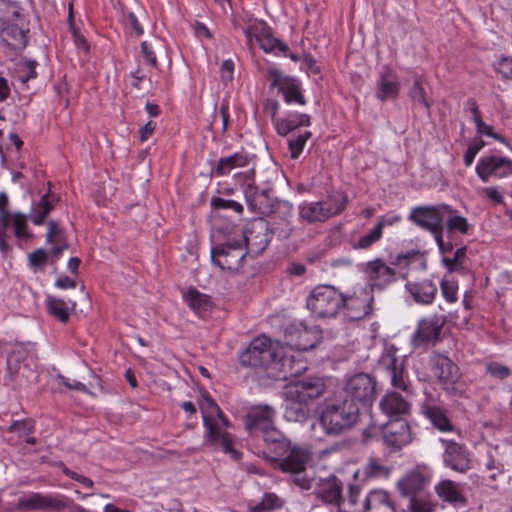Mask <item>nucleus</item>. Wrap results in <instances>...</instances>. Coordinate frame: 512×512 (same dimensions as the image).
I'll list each match as a JSON object with an SVG mask.
<instances>
[{
    "label": "nucleus",
    "mask_w": 512,
    "mask_h": 512,
    "mask_svg": "<svg viewBox=\"0 0 512 512\" xmlns=\"http://www.w3.org/2000/svg\"><path fill=\"white\" fill-rule=\"evenodd\" d=\"M276 410L268 404L254 405L244 417V426L252 440L261 438L263 457L275 468L291 475V481L302 490L312 487L313 478L306 473L312 461V452L304 446L291 445V441L276 427Z\"/></svg>",
    "instance_id": "1"
},
{
    "label": "nucleus",
    "mask_w": 512,
    "mask_h": 512,
    "mask_svg": "<svg viewBox=\"0 0 512 512\" xmlns=\"http://www.w3.org/2000/svg\"><path fill=\"white\" fill-rule=\"evenodd\" d=\"M359 299L345 296L332 285H318L306 299V307L317 319L335 318L343 309H351Z\"/></svg>",
    "instance_id": "2"
},
{
    "label": "nucleus",
    "mask_w": 512,
    "mask_h": 512,
    "mask_svg": "<svg viewBox=\"0 0 512 512\" xmlns=\"http://www.w3.org/2000/svg\"><path fill=\"white\" fill-rule=\"evenodd\" d=\"M359 411L357 403L348 399L327 403L319 416L320 426L326 435L339 436L356 425Z\"/></svg>",
    "instance_id": "3"
},
{
    "label": "nucleus",
    "mask_w": 512,
    "mask_h": 512,
    "mask_svg": "<svg viewBox=\"0 0 512 512\" xmlns=\"http://www.w3.org/2000/svg\"><path fill=\"white\" fill-rule=\"evenodd\" d=\"M429 365L433 376L444 391L453 396L464 393L460 369L448 356L435 352L430 357Z\"/></svg>",
    "instance_id": "4"
},
{
    "label": "nucleus",
    "mask_w": 512,
    "mask_h": 512,
    "mask_svg": "<svg viewBox=\"0 0 512 512\" xmlns=\"http://www.w3.org/2000/svg\"><path fill=\"white\" fill-rule=\"evenodd\" d=\"M59 200L58 196L52 193L44 194L37 203L32 205L28 216L22 213L13 215V226L15 236L20 239L32 237L27 231V219H30L35 225H42L46 217L53 210L55 202Z\"/></svg>",
    "instance_id": "5"
},
{
    "label": "nucleus",
    "mask_w": 512,
    "mask_h": 512,
    "mask_svg": "<svg viewBox=\"0 0 512 512\" xmlns=\"http://www.w3.org/2000/svg\"><path fill=\"white\" fill-rule=\"evenodd\" d=\"M268 377L274 380H287L291 377L301 375L306 369V363L301 359H296L293 354H288L284 347L277 346Z\"/></svg>",
    "instance_id": "6"
},
{
    "label": "nucleus",
    "mask_w": 512,
    "mask_h": 512,
    "mask_svg": "<svg viewBox=\"0 0 512 512\" xmlns=\"http://www.w3.org/2000/svg\"><path fill=\"white\" fill-rule=\"evenodd\" d=\"M246 256L243 241H228L211 250V260L222 270L238 271Z\"/></svg>",
    "instance_id": "7"
},
{
    "label": "nucleus",
    "mask_w": 512,
    "mask_h": 512,
    "mask_svg": "<svg viewBox=\"0 0 512 512\" xmlns=\"http://www.w3.org/2000/svg\"><path fill=\"white\" fill-rule=\"evenodd\" d=\"M275 350L268 338H256L240 355V363L246 367L262 368L268 375Z\"/></svg>",
    "instance_id": "8"
},
{
    "label": "nucleus",
    "mask_w": 512,
    "mask_h": 512,
    "mask_svg": "<svg viewBox=\"0 0 512 512\" xmlns=\"http://www.w3.org/2000/svg\"><path fill=\"white\" fill-rule=\"evenodd\" d=\"M345 398L357 405L369 406L376 398V381L366 373L351 377L345 385Z\"/></svg>",
    "instance_id": "9"
},
{
    "label": "nucleus",
    "mask_w": 512,
    "mask_h": 512,
    "mask_svg": "<svg viewBox=\"0 0 512 512\" xmlns=\"http://www.w3.org/2000/svg\"><path fill=\"white\" fill-rule=\"evenodd\" d=\"M383 442L390 451H398L411 442V430L406 419L394 418L382 428Z\"/></svg>",
    "instance_id": "10"
},
{
    "label": "nucleus",
    "mask_w": 512,
    "mask_h": 512,
    "mask_svg": "<svg viewBox=\"0 0 512 512\" xmlns=\"http://www.w3.org/2000/svg\"><path fill=\"white\" fill-rule=\"evenodd\" d=\"M271 87H277L287 104L305 105L306 99L302 93L301 82L293 77L283 76L277 69L268 71Z\"/></svg>",
    "instance_id": "11"
},
{
    "label": "nucleus",
    "mask_w": 512,
    "mask_h": 512,
    "mask_svg": "<svg viewBox=\"0 0 512 512\" xmlns=\"http://www.w3.org/2000/svg\"><path fill=\"white\" fill-rule=\"evenodd\" d=\"M476 173L483 182H488L491 177L501 179L512 175V160L489 155L481 157L476 165Z\"/></svg>",
    "instance_id": "12"
},
{
    "label": "nucleus",
    "mask_w": 512,
    "mask_h": 512,
    "mask_svg": "<svg viewBox=\"0 0 512 512\" xmlns=\"http://www.w3.org/2000/svg\"><path fill=\"white\" fill-rule=\"evenodd\" d=\"M285 386L294 392L293 397L301 399L303 403L309 405L321 398L327 390L326 382L322 377H306L292 381Z\"/></svg>",
    "instance_id": "13"
},
{
    "label": "nucleus",
    "mask_w": 512,
    "mask_h": 512,
    "mask_svg": "<svg viewBox=\"0 0 512 512\" xmlns=\"http://www.w3.org/2000/svg\"><path fill=\"white\" fill-rule=\"evenodd\" d=\"M68 506L69 501L65 496L43 495L41 493H31L20 498L18 502V508L21 510H48L58 512Z\"/></svg>",
    "instance_id": "14"
},
{
    "label": "nucleus",
    "mask_w": 512,
    "mask_h": 512,
    "mask_svg": "<svg viewBox=\"0 0 512 512\" xmlns=\"http://www.w3.org/2000/svg\"><path fill=\"white\" fill-rule=\"evenodd\" d=\"M429 478L430 475L428 471L418 466L410 470L398 481V491L401 496L409 499L423 495Z\"/></svg>",
    "instance_id": "15"
},
{
    "label": "nucleus",
    "mask_w": 512,
    "mask_h": 512,
    "mask_svg": "<svg viewBox=\"0 0 512 512\" xmlns=\"http://www.w3.org/2000/svg\"><path fill=\"white\" fill-rule=\"evenodd\" d=\"M446 214L447 205L416 207L410 213L409 219L418 226L431 232L443 225Z\"/></svg>",
    "instance_id": "16"
},
{
    "label": "nucleus",
    "mask_w": 512,
    "mask_h": 512,
    "mask_svg": "<svg viewBox=\"0 0 512 512\" xmlns=\"http://www.w3.org/2000/svg\"><path fill=\"white\" fill-rule=\"evenodd\" d=\"M273 233L267 221L259 220L244 234L241 241H243L245 249L248 248L251 252L260 254L269 245Z\"/></svg>",
    "instance_id": "17"
},
{
    "label": "nucleus",
    "mask_w": 512,
    "mask_h": 512,
    "mask_svg": "<svg viewBox=\"0 0 512 512\" xmlns=\"http://www.w3.org/2000/svg\"><path fill=\"white\" fill-rule=\"evenodd\" d=\"M441 442L445 446L443 461L447 467L460 473L470 469L471 460L464 445L452 440L441 439Z\"/></svg>",
    "instance_id": "18"
},
{
    "label": "nucleus",
    "mask_w": 512,
    "mask_h": 512,
    "mask_svg": "<svg viewBox=\"0 0 512 512\" xmlns=\"http://www.w3.org/2000/svg\"><path fill=\"white\" fill-rule=\"evenodd\" d=\"M445 320L438 316H432L419 321L417 330L411 338V343L415 348L424 346L430 342L439 339Z\"/></svg>",
    "instance_id": "19"
},
{
    "label": "nucleus",
    "mask_w": 512,
    "mask_h": 512,
    "mask_svg": "<svg viewBox=\"0 0 512 512\" xmlns=\"http://www.w3.org/2000/svg\"><path fill=\"white\" fill-rule=\"evenodd\" d=\"M245 198L249 208L261 215H269L274 211L273 190L266 188L261 191L252 184H248L244 190Z\"/></svg>",
    "instance_id": "20"
},
{
    "label": "nucleus",
    "mask_w": 512,
    "mask_h": 512,
    "mask_svg": "<svg viewBox=\"0 0 512 512\" xmlns=\"http://www.w3.org/2000/svg\"><path fill=\"white\" fill-rule=\"evenodd\" d=\"M400 92V81L397 73L389 66H383L379 72L376 83V97L384 102L388 99L395 100Z\"/></svg>",
    "instance_id": "21"
},
{
    "label": "nucleus",
    "mask_w": 512,
    "mask_h": 512,
    "mask_svg": "<svg viewBox=\"0 0 512 512\" xmlns=\"http://www.w3.org/2000/svg\"><path fill=\"white\" fill-rule=\"evenodd\" d=\"M365 273L371 282L372 289L382 290L396 281V271L379 258L366 264Z\"/></svg>",
    "instance_id": "22"
},
{
    "label": "nucleus",
    "mask_w": 512,
    "mask_h": 512,
    "mask_svg": "<svg viewBox=\"0 0 512 512\" xmlns=\"http://www.w3.org/2000/svg\"><path fill=\"white\" fill-rule=\"evenodd\" d=\"M342 490V482L337 477L331 476L319 484L316 495L324 503L335 505L339 510H345L346 502Z\"/></svg>",
    "instance_id": "23"
},
{
    "label": "nucleus",
    "mask_w": 512,
    "mask_h": 512,
    "mask_svg": "<svg viewBox=\"0 0 512 512\" xmlns=\"http://www.w3.org/2000/svg\"><path fill=\"white\" fill-rule=\"evenodd\" d=\"M294 392L284 386L282 397L284 399V418L289 422H305L310 416L309 404L293 397Z\"/></svg>",
    "instance_id": "24"
},
{
    "label": "nucleus",
    "mask_w": 512,
    "mask_h": 512,
    "mask_svg": "<svg viewBox=\"0 0 512 512\" xmlns=\"http://www.w3.org/2000/svg\"><path fill=\"white\" fill-rule=\"evenodd\" d=\"M422 414L440 431L453 430V425L447 415V410L439 405L432 397L426 398L421 404Z\"/></svg>",
    "instance_id": "25"
},
{
    "label": "nucleus",
    "mask_w": 512,
    "mask_h": 512,
    "mask_svg": "<svg viewBox=\"0 0 512 512\" xmlns=\"http://www.w3.org/2000/svg\"><path fill=\"white\" fill-rule=\"evenodd\" d=\"M380 408L382 412L389 417V419L403 418V416L409 414L410 404L399 393L390 392L381 400Z\"/></svg>",
    "instance_id": "26"
},
{
    "label": "nucleus",
    "mask_w": 512,
    "mask_h": 512,
    "mask_svg": "<svg viewBox=\"0 0 512 512\" xmlns=\"http://www.w3.org/2000/svg\"><path fill=\"white\" fill-rule=\"evenodd\" d=\"M205 427L208 430L207 439L212 445H219L223 452L230 454L235 460L241 458V453L233 448V440L230 434L221 432L217 425L210 423L206 417Z\"/></svg>",
    "instance_id": "27"
},
{
    "label": "nucleus",
    "mask_w": 512,
    "mask_h": 512,
    "mask_svg": "<svg viewBox=\"0 0 512 512\" xmlns=\"http://www.w3.org/2000/svg\"><path fill=\"white\" fill-rule=\"evenodd\" d=\"M312 331L302 323L290 324L285 331L287 344L295 347L299 351H306L314 347V343L310 341L309 335Z\"/></svg>",
    "instance_id": "28"
},
{
    "label": "nucleus",
    "mask_w": 512,
    "mask_h": 512,
    "mask_svg": "<svg viewBox=\"0 0 512 512\" xmlns=\"http://www.w3.org/2000/svg\"><path fill=\"white\" fill-rule=\"evenodd\" d=\"M405 287L414 301L423 305L431 304L438 293L437 286L429 279L415 283H407Z\"/></svg>",
    "instance_id": "29"
},
{
    "label": "nucleus",
    "mask_w": 512,
    "mask_h": 512,
    "mask_svg": "<svg viewBox=\"0 0 512 512\" xmlns=\"http://www.w3.org/2000/svg\"><path fill=\"white\" fill-rule=\"evenodd\" d=\"M310 115L305 113H288L279 120H274V127L280 136H287L300 127L310 126Z\"/></svg>",
    "instance_id": "30"
},
{
    "label": "nucleus",
    "mask_w": 512,
    "mask_h": 512,
    "mask_svg": "<svg viewBox=\"0 0 512 512\" xmlns=\"http://www.w3.org/2000/svg\"><path fill=\"white\" fill-rule=\"evenodd\" d=\"M435 491L440 499L454 506H464L467 503L459 485L452 480H442L436 485Z\"/></svg>",
    "instance_id": "31"
},
{
    "label": "nucleus",
    "mask_w": 512,
    "mask_h": 512,
    "mask_svg": "<svg viewBox=\"0 0 512 512\" xmlns=\"http://www.w3.org/2000/svg\"><path fill=\"white\" fill-rule=\"evenodd\" d=\"M359 512H396L389 499V495L383 490L371 491L365 499L362 510Z\"/></svg>",
    "instance_id": "32"
},
{
    "label": "nucleus",
    "mask_w": 512,
    "mask_h": 512,
    "mask_svg": "<svg viewBox=\"0 0 512 512\" xmlns=\"http://www.w3.org/2000/svg\"><path fill=\"white\" fill-rule=\"evenodd\" d=\"M45 305L49 315L62 323H67L70 319V312L75 310L76 303L72 302L71 307H69L66 301L54 296H48L45 300Z\"/></svg>",
    "instance_id": "33"
},
{
    "label": "nucleus",
    "mask_w": 512,
    "mask_h": 512,
    "mask_svg": "<svg viewBox=\"0 0 512 512\" xmlns=\"http://www.w3.org/2000/svg\"><path fill=\"white\" fill-rule=\"evenodd\" d=\"M424 84V78L416 75L408 90V97L412 101L413 105L423 107L429 113L432 103L427 98Z\"/></svg>",
    "instance_id": "34"
},
{
    "label": "nucleus",
    "mask_w": 512,
    "mask_h": 512,
    "mask_svg": "<svg viewBox=\"0 0 512 512\" xmlns=\"http://www.w3.org/2000/svg\"><path fill=\"white\" fill-rule=\"evenodd\" d=\"M249 163V156L246 153H235L231 156L220 158L213 172L218 176H223L231 172L236 167H244Z\"/></svg>",
    "instance_id": "35"
},
{
    "label": "nucleus",
    "mask_w": 512,
    "mask_h": 512,
    "mask_svg": "<svg viewBox=\"0 0 512 512\" xmlns=\"http://www.w3.org/2000/svg\"><path fill=\"white\" fill-rule=\"evenodd\" d=\"M299 214L301 219L307 223L325 222L328 217L321 201L305 202L299 206Z\"/></svg>",
    "instance_id": "36"
},
{
    "label": "nucleus",
    "mask_w": 512,
    "mask_h": 512,
    "mask_svg": "<svg viewBox=\"0 0 512 512\" xmlns=\"http://www.w3.org/2000/svg\"><path fill=\"white\" fill-rule=\"evenodd\" d=\"M255 41L260 48L266 53H274L275 55H287L289 47L281 40L273 37L270 33H260L255 36Z\"/></svg>",
    "instance_id": "37"
},
{
    "label": "nucleus",
    "mask_w": 512,
    "mask_h": 512,
    "mask_svg": "<svg viewBox=\"0 0 512 512\" xmlns=\"http://www.w3.org/2000/svg\"><path fill=\"white\" fill-rule=\"evenodd\" d=\"M325 213L329 218L341 214L348 203V197L343 192H335L327 196L325 200L321 201Z\"/></svg>",
    "instance_id": "38"
},
{
    "label": "nucleus",
    "mask_w": 512,
    "mask_h": 512,
    "mask_svg": "<svg viewBox=\"0 0 512 512\" xmlns=\"http://www.w3.org/2000/svg\"><path fill=\"white\" fill-rule=\"evenodd\" d=\"M184 300L197 314L208 311L212 304L208 295L200 293L195 288H190L186 293H184Z\"/></svg>",
    "instance_id": "39"
},
{
    "label": "nucleus",
    "mask_w": 512,
    "mask_h": 512,
    "mask_svg": "<svg viewBox=\"0 0 512 512\" xmlns=\"http://www.w3.org/2000/svg\"><path fill=\"white\" fill-rule=\"evenodd\" d=\"M447 230L449 232L459 231L462 234H467L469 230V224L467 219L455 214V211L451 209L450 206L447 205V214L446 219Z\"/></svg>",
    "instance_id": "40"
},
{
    "label": "nucleus",
    "mask_w": 512,
    "mask_h": 512,
    "mask_svg": "<svg viewBox=\"0 0 512 512\" xmlns=\"http://www.w3.org/2000/svg\"><path fill=\"white\" fill-rule=\"evenodd\" d=\"M391 470L392 468L382 465L378 459L370 458L363 472L367 478H386Z\"/></svg>",
    "instance_id": "41"
},
{
    "label": "nucleus",
    "mask_w": 512,
    "mask_h": 512,
    "mask_svg": "<svg viewBox=\"0 0 512 512\" xmlns=\"http://www.w3.org/2000/svg\"><path fill=\"white\" fill-rule=\"evenodd\" d=\"M200 407L202 410L204 423H205V417L209 420L210 423H214L213 417L215 415H217V416L223 415V412L221 411L219 406L208 394L203 395Z\"/></svg>",
    "instance_id": "42"
},
{
    "label": "nucleus",
    "mask_w": 512,
    "mask_h": 512,
    "mask_svg": "<svg viewBox=\"0 0 512 512\" xmlns=\"http://www.w3.org/2000/svg\"><path fill=\"white\" fill-rule=\"evenodd\" d=\"M312 136L311 132L305 131L295 138L288 140V149L292 159H297L303 152L307 140Z\"/></svg>",
    "instance_id": "43"
},
{
    "label": "nucleus",
    "mask_w": 512,
    "mask_h": 512,
    "mask_svg": "<svg viewBox=\"0 0 512 512\" xmlns=\"http://www.w3.org/2000/svg\"><path fill=\"white\" fill-rule=\"evenodd\" d=\"M382 236L381 226H375L366 235L359 238L357 243L354 244L356 249H367L376 243Z\"/></svg>",
    "instance_id": "44"
},
{
    "label": "nucleus",
    "mask_w": 512,
    "mask_h": 512,
    "mask_svg": "<svg viewBox=\"0 0 512 512\" xmlns=\"http://www.w3.org/2000/svg\"><path fill=\"white\" fill-rule=\"evenodd\" d=\"M3 34L15 40V43H12L14 46L25 47L27 45V37L17 25L8 26L3 30Z\"/></svg>",
    "instance_id": "45"
},
{
    "label": "nucleus",
    "mask_w": 512,
    "mask_h": 512,
    "mask_svg": "<svg viewBox=\"0 0 512 512\" xmlns=\"http://www.w3.org/2000/svg\"><path fill=\"white\" fill-rule=\"evenodd\" d=\"M281 506V500L273 493H266L261 503L254 507L253 512L273 510Z\"/></svg>",
    "instance_id": "46"
},
{
    "label": "nucleus",
    "mask_w": 512,
    "mask_h": 512,
    "mask_svg": "<svg viewBox=\"0 0 512 512\" xmlns=\"http://www.w3.org/2000/svg\"><path fill=\"white\" fill-rule=\"evenodd\" d=\"M49 252H46L43 248H39L28 256L29 264L34 269L43 270L47 264Z\"/></svg>",
    "instance_id": "47"
},
{
    "label": "nucleus",
    "mask_w": 512,
    "mask_h": 512,
    "mask_svg": "<svg viewBox=\"0 0 512 512\" xmlns=\"http://www.w3.org/2000/svg\"><path fill=\"white\" fill-rule=\"evenodd\" d=\"M486 372L499 380H504L511 375V369L508 366L497 362H490L486 365Z\"/></svg>",
    "instance_id": "48"
},
{
    "label": "nucleus",
    "mask_w": 512,
    "mask_h": 512,
    "mask_svg": "<svg viewBox=\"0 0 512 512\" xmlns=\"http://www.w3.org/2000/svg\"><path fill=\"white\" fill-rule=\"evenodd\" d=\"M211 206L214 209H231L239 214L243 212V206L240 203L234 200L223 199L216 196L211 198Z\"/></svg>",
    "instance_id": "49"
},
{
    "label": "nucleus",
    "mask_w": 512,
    "mask_h": 512,
    "mask_svg": "<svg viewBox=\"0 0 512 512\" xmlns=\"http://www.w3.org/2000/svg\"><path fill=\"white\" fill-rule=\"evenodd\" d=\"M485 146V142L480 138H474L469 144L465 154H464V164L466 166H470L477 153Z\"/></svg>",
    "instance_id": "50"
},
{
    "label": "nucleus",
    "mask_w": 512,
    "mask_h": 512,
    "mask_svg": "<svg viewBox=\"0 0 512 512\" xmlns=\"http://www.w3.org/2000/svg\"><path fill=\"white\" fill-rule=\"evenodd\" d=\"M411 512H433L434 506L423 495L409 499Z\"/></svg>",
    "instance_id": "51"
},
{
    "label": "nucleus",
    "mask_w": 512,
    "mask_h": 512,
    "mask_svg": "<svg viewBox=\"0 0 512 512\" xmlns=\"http://www.w3.org/2000/svg\"><path fill=\"white\" fill-rule=\"evenodd\" d=\"M360 495V488L358 486L349 485L348 497L345 498L346 509L344 512H359L357 507L358 497Z\"/></svg>",
    "instance_id": "52"
},
{
    "label": "nucleus",
    "mask_w": 512,
    "mask_h": 512,
    "mask_svg": "<svg viewBox=\"0 0 512 512\" xmlns=\"http://www.w3.org/2000/svg\"><path fill=\"white\" fill-rule=\"evenodd\" d=\"M440 287L444 298L448 302L453 303L457 300L458 285L454 281L442 279Z\"/></svg>",
    "instance_id": "53"
},
{
    "label": "nucleus",
    "mask_w": 512,
    "mask_h": 512,
    "mask_svg": "<svg viewBox=\"0 0 512 512\" xmlns=\"http://www.w3.org/2000/svg\"><path fill=\"white\" fill-rule=\"evenodd\" d=\"M63 237V231L58 223V221L50 220L48 222V231L46 234V242L47 243H56L60 242Z\"/></svg>",
    "instance_id": "54"
},
{
    "label": "nucleus",
    "mask_w": 512,
    "mask_h": 512,
    "mask_svg": "<svg viewBox=\"0 0 512 512\" xmlns=\"http://www.w3.org/2000/svg\"><path fill=\"white\" fill-rule=\"evenodd\" d=\"M392 385L393 387L397 388V389H400L404 392H406L407 394H411L412 391H411V385L409 383H406L404 377H403V374H402V371L398 372L396 367L394 366L392 368Z\"/></svg>",
    "instance_id": "55"
},
{
    "label": "nucleus",
    "mask_w": 512,
    "mask_h": 512,
    "mask_svg": "<svg viewBox=\"0 0 512 512\" xmlns=\"http://www.w3.org/2000/svg\"><path fill=\"white\" fill-rule=\"evenodd\" d=\"M141 54L145 60V62L153 67H156L158 62L153 50V46L151 43L147 41H143L141 43Z\"/></svg>",
    "instance_id": "56"
},
{
    "label": "nucleus",
    "mask_w": 512,
    "mask_h": 512,
    "mask_svg": "<svg viewBox=\"0 0 512 512\" xmlns=\"http://www.w3.org/2000/svg\"><path fill=\"white\" fill-rule=\"evenodd\" d=\"M34 426L31 421H14L9 427L10 432H18L20 435L32 433Z\"/></svg>",
    "instance_id": "57"
},
{
    "label": "nucleus",
    "mask_w": 512,
    "mask_h": 512,
    "mask_svg": "<svg viewBox=\"0 0 512 512\" xmlns=\"http://www.w3.org/2000/svg\"><path fill=\"white\" fill-rule=\"evenodd\" d=\"M497 71L506 79H512V57H503L497 65Z\"/></svg>",
    "instance_id": "58"
},
{
    "label": "nucleus",
    "mask_w": 512,
    "mask_h": 512,
    "mask_svg": "<svg viewBox=\"0 0 512 512\" xmlns=\"http://www.w3.org/2000/svg\"><path fill=\"white\" fill-rule=\"evenodd\" d=\"M486 468L491 471L490 479L496 480L497 475L501 474L504 471V466L499 461H496L492 456L489 457Z\"/></svg>",
    "instance_id": "59"
},
{
    "label": "nucleus",
    "mask_w": 512,
    "mask_h": 512,
    "mask_svg": "<svg viewBox=\"0 0 512 512\" xmlns=\"http://www.w3.org/2000/svg\"><path fill=\"white\" fill-rule=\"evenodd\" d=\"M482 194L496 204L503 203L502 193L496 187L483 188Z\"/></svg>",
    "instance_id": "60"
},
{
    "label": "nucleus",
    "mask_w": 512,
    "mask_h": 512,
    "mask_svg": "<svg viewBox=\"0 0 512 512\" xmlns=\"http://www.w3.org/2000/svg\"><path fill=\"white\" fill-rule=\"evenodd\" d=\"M279 109V103L278 101L274 99H266L264 103V111L268 114H270L272 123L274 124V120H279L280 118H277V113Z\"/></svg>",
    "instance_id": "61"
},
{
    "label": "nucleus",
    "mask_w": 512,
    "mask_h": 512,
    "mask_svg": "<svg viewBox=\"0 0 512 512\" xmlns=\"http://www.w3.org/2000/svg\"><path fill=\"white\" fill-rule=\"evenodd\" d=\"M58 378L61 380L63 385H65L67 388L71 390L87 392V387L82 382L76 380L70 381L69 379L65 378L62 375H59Z\"/></svg>",
    "instance_id": "62"
},
{
    "label": "nucleus",
    "mask_w": 512,
    "mask_h": 512,
    "mask_svg": "<svg viewBox=\"0 0 512 512\" xmlns=\"http://www.w3.org/2000/svg\"><path fill=\"white\" fill-rule=\"evenodd\" d=\"M234 63L232 60H225L221 65L222 79L224 82L233 79Z\"/></svg>",
    "instance_id": "63"
},
{
    "label": "nucleus",
    "mask_w": 512,
    "mask_h": 512,
    "mask_svg": "<svg viewBox=\"0 0 512 512\" xmlns=\"http://www.w3.org/2000/svg\"><path fill=\"white\" fill-rule=\"evenodd\" d=\"M156 128V123L152 120L148 121L144 126L140 128V140L142 142L146 141L154 132Z\"/></svg>",
    "instance_id": "64"
}]
</instances>
